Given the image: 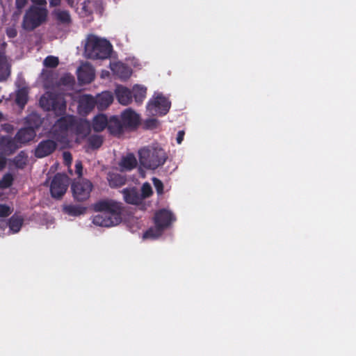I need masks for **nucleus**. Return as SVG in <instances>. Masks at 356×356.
Returning <instances> with one entry per match:
<instances>
[{
	"label": "nucleus",
	"instance_id": "nucleus-2",
	"mask_svg": "<svg viewBox=\"0 0 356 356\" xmlns=\"http://www.w3.org/2000/svg\"><path fill=\"white\" fill-rule=\"evenodd\" d=\"M112 51L113 47L108 40L93 35L88 37L84 47L86 57L93 60L108 58Z\"/></svg>",
	"mask_w": 356,
	"mask_h": 356
},
{
	"label": "nucleus",
	"instance_id": "nucleus-36",
	"mask_svg": "<svg viewBox=\"0 0 356 356\" xmlns=\"http://www.w3.org/2000/svg\"><path fill=\"white\" fill-rule=\"evenodd\" d=\"M152 193L153 191L151 185L148 182L144 183L141 187V194H140V197L143 198V200L149 197Z\"/></svg>",
	"mask_w": 356,
	"mask_h": 356
},
{
	"label": "nucleus",
	"instance_id": "nucleus-21",
	"mask_svg": "<svg viewBox=\"0 0 356 356\" xmlns=\"http://www.w3.org/2000/svg\"><path fill=\"white\" fill-rule=\"evenodd\" d=\"M107 129L110 134L116 136L122 134L124 127L121 120L118 117L113 115L108 119Z\"/></svg>",
	"mask_w": 356,
	"mask_h": 356
},
{
	"label": "nucleus",
	"instance_id": "nucleus-24",
	"mask_svg": "<svg viewBox=\"0 0 356 356\" xmlns=\"http://www.w3.org/2000/svg\"><path fill=\"white\" fill-rule=\"evenodd\" d=\"M137 165V160L133 154H128L124 156L120 163V166L124 170H131Z\"/></svg>",
	"mask_w": 356,
	"mask_h": 356
},
{
	"label": "nucleus",
	"instance_id": "nucleus-44",
	"mask_svg": "<svg viewBox=\"0 0 356 356\" xmlns=\"http://www.w3.org/2000/svg\"><path fill=\"white\" fill-rule=\"evenodd\" d=\"M6 34L9 38H13L16 37V35L17 34V31L14 26H11V27H8L6 29Z\"/></svg>",
	"mask_w": 356,
	"mask_h": 356
},
{
	"label": "nucleus",
	"instance_id": "nucleus-8",
	"mask_svg": "<svg viewBox=\"0 0 356 356\" xmlns=\"http://www.w3.org/2000/svg\"><path fill=\"white\" fill-rule=\"evenodd\" d=\"M75 119L73 116L66 115L57 120L52 127V133L56 138H63L67 136L70 129H73Z\"/></svg>",
	"mask_w": 356,
	"mask_h": 356
},
{
	"label": "nucleus",
	"instance_id": "nucleus-10",
	"mask_svg": "<svg viewBox=\"0 0 356 356\" xmlns=\"http://www.w3.org/2000/svg\"><path fill=\"white\" fill-rule=\"evenodd\" d=\"M47 14L46 6H32L26 11L23 22H45Z\"/></svg>",
	"mask_w": 356,
	"mask_h": 356
},
{
	"label": "nucleus",
	"instance_id": "nucleus-13",
	"mask_svg": "<svg viewBox=\"0 0 356 356\" xmlns=\"http://www.w3.org/2000/svg\"><path fill=\"white\" fill-rule=\"evenodd\" d=\"M121 121L124 129L136 128L140 123V117L132 109L127 108L121 114Z\"/></svg>",
	"mask_w": 356,
	"mask_h": 356
},
{
	"label": "nucleus",
	"instance_id": "nucleus-52",
	"mask_svg": "<svg viewBox=\"0 0 356 356\" xmlns=\"http://www.w3.org/2000/svg\"><path fill=\"white\" fill-rule=\"evenodd\" d=\"M2 117V114L0 113V118Z\"/></svg>",
	"mask_w": 356,
	"mask_h": 356
},
{
	"label": "nucleus",
	"instance_id": "nucleus-39",
	"mask_svg": "<svg viewBox=\"0 0 356 356\" xmlns=\"http://www.w3.org/2000/svg\"><path fill=\"white\" fill-rule=\"evenodd\" d=\"M152 182L158 195H162L163 193V182L156 177L152 178Z\"/></svg>",
	"mask_w": 356,
	"mask_h": 356
},
{
	"label": "nucleus",
	"instance_id": "nucleus-27",
	"mask_svg": "<svg viewBox=\"0 0 356 356\" xmlns=\"http://www.w3.org/2000/svg\"><path fill=\"white\" fill-rule=\"evenodd\" d=\"M86 210V207L74 204L64 205L63 207V211L71 216H78L83 214Z\"/></svg>",
	"mask_w": 356,
	"mask_h": 356
},
{
	"label": "nucleus",
	"instance_id": "nucleus-9",
	"mask_svg": "<svg viewBox=\"0 0 356 356\" xmlns=\"http://www.w3.org/2000/svg\"><path fill=\"white\" fill-rule=\"evenodd\" d=\"M169 99L162 95H159L154 100L147 104V109L152 115H165L170 108Z\"/></svg>",
	"mask_w": 356,
	"mask_h": 356
},
{
	"label": "nucleus",
	"instance_id": "nucleus-14",
	"mask_svg": "<svg viewBox=\"0 0 356 356\" xmlns=\"http://www.w3.org/2000/svg\"><path fill=\"white\" fill-rule=\"evenodd\" d=\"M124 201L130 204L138 205L142 203L143 198L140 197L138 189L135 187L124 188L122 191Z\"/></svg>",
	"mask_w": 356,
	"mask_h": 356
},
{
	"label": "nucleus",
	"instance_id": "nucleus-26",
	"mask_svg": "<svg viewBox=\"0 0 356 356\" xmlns=\"http://www.w3.org/2000/svg\"><path fill=\"white\" fill-rule=\"evenodd\" d=\"M23 222L24 218L22 216L14 214L8 220V224L13 233H17L21 229Z\"/></svg>",
	"mask_w": 356,
	"mask_h": 356
},
{
	"label": "nucleus",
	"instance_id": "nucleus-40",
	"mask_svg": "<svg viewBox=\"0 0 356 356\" xmlns=\"http://www.w3.org/2000/svg\"><path fill=\"white\" fill-rule=\"evenodd\" d=\"M12 213L10 207L6 205L0 204V217L6 218L10 216Z\"/></svg>",
	"mask_w": 356,
	"mask_h": 356
},
{
	"label": "nucleus",
	"instance_id": "nucleus-3",
	"mask_svg": "<svg viewBox=\"0 0 356 356\" xmlns=\"http://www.w3.org/2000/svg\"><path fill=\"white\" fill-rule=\"evenodd\" d=\"M139 161L147 169L155 170L163 165L168 158L163 149L148 146L138 151Z\"/></svg>",
	"mask_w": 356,
	"mask_h": 356
},
{
	"label": "nucleus",
	"instance_id": "nucleus-7",
	"mask_svg": "<svg viewBox=\"0 0 356 356\" xmlns=\"http://www.w3.org/2000/svg\"><path fill=\"white\" fill-rule=\"evenodd\" d=\"M69 178L64 174L57 173L54 175L50 186V192L53 197L61 198L67 191Z\"/></svg>",
	"mask_w": 356,
	"mask_h": 356
},
{
	"label": "nucleus",
	"instance_id": "nucleus-19",
	"mask_svg": "<svg viewBox=\"0 0 356 356\" xmlns=\"http://www.w3.org/2000/svg\"><path fill=\"white\" fill-rule=\"evenodd\" d=\"M115 93L118 101L122 105H128L132 101L131 91L124 86H118Z\"/></svg>",
	"mask_w": 356,
	"mask_h": 356
},
{
	"label": "nucleus",
	"instance_id": "nucleus-51",
	"mask_svg": "<svg viewBox=\"0 0 356 356\" xmlns=\"http://www.w3.org/2000/svg\"><path fill=\"white\" fill-rule=\"evenodd\" d=\"M8 128L7 129V131H8L10 129H12L13 127H11L10 124H7L6 125Z\"/></svg>",
	"mask_w": 356,
	"mask_h": 356
},
{
	"label": "nucleus",
	"instance_id": "nucleus-47",
	"mask_svg": "<svg viewBox=\"0 0 356 356\" xmlns=\"http://www.w3.org/2000/svg\"><path fill=\"white\" fill-rule=\"evenodd\" d=\"M184 131H179L178 133H177V143L178 144H181V142L183 141L184 140Z\"/></svg>",
	"mask_w": 356,
	"mask_h": 356
},
{
	"label": "nucleus",
	"instance_id": "nucleus-22",
	"mask_svg": "<svg viewBox=\"0 0 356 356\" xmlns=\"http://www.w3.org/2000/svg\"><path fill=\"white\" fill-rule=\"evenodd\" d=\"M107 179L109 186L111 188L120 187L126 183V178L124 176L118 173L109 172L108 174Z\"/></svg>",
	"mask_w": 356,
	"mask_h": 356
},
{
	"label": "nucleus",
	"instance_id": "nucleus-38",
	"mask_svg": "<svg viewBox=\"0 0 356 356\" xmlns=\"http://www.w3.org/2000/svg\"><path fill=\"white\" fill-rule=\"evenodd\" d=\"M56 17L60 22H70V15L68 11L63 10V11H57L56 13Z\"/></svg>",
	"mask_w": 356,
	"mask_h": 356
},
{
	"label": "nucleus",
	"instance_id": "nucleus-25",
	"mask_svg": "<svg viewBox=\"0 0 356 356\" xmlns=\"http://www.w3.org/2000/svg\"><path fill=\"white\" fill-rule=\"evenodd\" d=\"M29 99V91L26 88H22L16 92L15 102L16 104L23 109Z\"/></svg>",
	"mask_w": 356,
	"mask_h": 356
},
{
	"label": "nucleus",
	"instance_id": "nucleus-16",
	"mask_svg": "<svg viewBox=\"0 0 356 356\" xmlns=\"http://www.w3.org/2000/svg\"><path fill=\"white\" fill-rule=\"evenodd\" d=\"M36 133L33 127H24L20 129L15 136V139L17 140L18 144H26L35 137Z\"/></svg>",
	"mask_w": 356,
	"mask_h": 356
},
{
	"label": "nucleus",
	"instance_id": "nucleus-32",
	"mask_svg": "<svg viewBox=\"0 0 356 356\" xmlns=\"http://www.w3.org/2000/svg\"><path fill=\"white\" fill-rule=\"evenodd\" d=\"M147 89L143 86H136L133 88V95L135 101L140 104L146 96Z\"/></svg>",
	"mask_w": 356,
	"mask_h": 356
},
{
	"label": "nucleus",
	"instance_id": "nucleus-11",
	"mask_svg": "<svg viewBox=\"0 0 356 356\" xmlns=\"http://www.w3.org/2000/svg\"><path fill=\"white\" fill-rule=\"evenodd\" d=\"M58 147L56 141L51 139L41 140L35 149L34 155L36 158L42 159L53 154Z\"/></svg>",
	"mask_w": 356,
	"mask_h": 356
},
{
	"label": "nucleus",
	"instance_id": "nucleus-12",
	"mask_svg": "<svg viewBox=\"0 0 356 356\" xmlns=\"http://www.w3.org/2000/svg\"><path fill=\"white\" fill-rule=\"evenodd\" d=\"M21 147L17 140L8 136L0 137V154L9 156Z\"/></svg>",
	"mask_w": 356,
	"mask_h": 356
},
{
	"label": "nucleus",
	"instance_id": "nucleus-37",
	"mask_svg": "<svg viewBox=\"0 0 356 356\" xmlns=\"http://www.w3.org/2000/svg\"><path fill=\"white\" fill-rule=\"evenodd\" d=\"M59 63L58 58L54 56H48L44 60V65L47 67H56Z\"/></svg>",
	"mask_w": 356,
	"mask_h": 356
},
{
	"label": "nucleus",
	"instance_id": "nucleus-15",
	"mask_svg": "<svg viewBox=\"0 0 356 356\" xmlns=\"http://www.w3.org/2000/svg\"><path fill=\"white\" fill-rule=\"evenodd\" d=\"M97 106L95 98L90 95H83L80 97L79 100V109L80 112L85 114L89 113Z\"/></svg>",
	"mask_w": 356,
	"mask_h": 356
},
{
	"label": "nucleus",
	"instance_id": "nucleus-20",
	"mask_svg": "<svg viewBox=\"0 0 356 356\" xmlns=\"http://www.w3.org/2000/svg\"><path fill=\"white\" fill-rule=\"evenodd\" d=\"M11 65L4 52H0V82L6 81L10 75Z\"/></svg>",
	"mask_w": 356,
	"mask_h": 356
},
{
	"label": "nucleus",
	"instance_id": "nucleus-48",
	"mask_svg": "<svg viewBox=\"0 0 356 356\" xmlns=\"http://www.w3.org/2000/svg\"><path fill=\"white\" fill-rule=\"evenodd\" d=\"M6 165V157L1 154H0V170H3Z\"/></svg>",
	"mask_w": 356,
	"mask_h": 356
},
{
	"label": "nucleus",
	"instance_id": "nucleus-42",
	"mask_svg": "<svg viewBox=\"0 0 356 356\" xmlns=\"http://www.w3.org/2000/svg\"><path fill=\"white\" fill-rule=\"evenodd\" d=\"M63 158L64 160V163L66 165H70L72 161V156L70 152H64L63 153Z\"/></svg>",
	"mask_w": 356,
	"mask_h": 356
},
{
	"label": "nucleus",
	"instance_id": "nucleus-53",
	"mask_svg": "<svg viewBox=\"0 0 356 356\" xmlns=\"http://www.w3.org/2000/svg\"><path fill=\"white\" fill-rule=\"evenodd\" d=\"M1 102V100L0 99V103Z\"/></svg>",
	"mask_w": 356,
	"mask_h": 356
},
{
	"label": "nucleus",
	"instance_id": "nucleus-33",
	"mask_svg": "<svg viewBox=\"0 0 356 356\" xmlns=\"http://www.w3.org/2000/svg\"><path fill=\"white\" fill-rule=\"evenodd\" d=\"M27 155L21 151L14 159L13 162L16 168L23 169L27 164Z\"/></svg>",
	"mask_w": 356,
	"mask_h": 356
},
{
	"label": "nucleus",
	"instance_id": "nucleus-41",
	"mask_svg": "<svg viewBox=\"0 0 356 356\" xmlns=\"http://www.w3.org/2000/svg\"><path fill=\"white\" fill-rule=\"evenodd\" d=\"M60 82L63 85H72L74 83V78L72 76H65L60 79Z\"/></svg>",
	"mask_w": 356,
	"mask_h": 356
},
{
	"label": "nucleus",
	"instance_id": "nucleus-18",
	"mask_svg": "<svg viewBox=\"0 0 356 356\" xmlns=\"http://www.w3.org/2000/svg\"><path fill=\"white\" fill-rule=\"evenodd\" d=\"M97 108L99 111L106 109L113 102V95L111 92L104 91L95 97Z\"/></svg>",
	"mask_w": 356,
	"mask_h": 356
},
{
	"label": "nucleus",
	"instance_id": "nucleus-5",
	"mask_svg": "<svg viewBox=\"0 0 356 356\" xmlns=\"http://www.w3.org/2000/svg\"><path fill=\"white\" fill-rule=\"evenodd\" d=\"M39 104L43 110L54 111L57 115H63L66 110V102L64 99L50 92H47L40 97Z\"/></svg>",
	"mask_w": 356,
	"mask_h": 356
},
{
	"label": "nucleus",
	"instance_id": "nucleus-1",
	"mask_svg": "<svg viewBox=\"0 0 356 356\" xmlns=\"http://www.w3.org/2000/svg\"><path fill=\"white\" fill-rule=\"evenodd\" d=\"M95 211L102 212L95 216L92 222L100 227H111L118 225L121 220L122 207L120 204L110 200H100L94 204Z\"/></svg>",
	"mask_w": 356,
	"mask_h": 356
},
{
	"label": "nucleus",
	"instance_id": "nucleus-34",
	"mask_svg": "<svg viewBox=\"0 0 356 356\" xmlns=\"http://www.w3.org/2000/svg\"><path fill=\"white\" fill-rule=\"evenodd\" d=\"M31 1L38 6H46V0H31ZM28 3V0H15V6L18 10L22 9Z\"/></svg>",
	"mask_w": 356,
	"mask_h": 356
},
{
	"label": "nucleus",
	"instance_id": "nucleus-35",
	"mask_svg": "<svg viewBox=\"0 0 356 356\" xmlns=\"http://www.w3.org/2000/svg\"><path fill=\"white\" fill-rule=\"evenodd\" d=\"M13 181L14 178L11 174L7 173L4 175L0 181V188H8L10 187L13 185Z\"/></svg>",
	"mask_w": 356,
	"mask_h": 356
},
{
	"label": "nucleus",
	"instance_id": "nucleus-6",
	"mask_svg": "<svg viewBox=\"0 0 356 356\" xmlns=\"http://www.w3.org/2000/svg\"><path fill=\"white\" fill-rule=\"evenodd\" d=\"M93 185L86 179L79 178L72 183L71 190L74 199L77 202H83L90 197Z\"/></svg>",
	"mask_w": 356,
	"mask_h": 356
},
{
	"label": "nucleus",
	"instance_id": "nucleus-46",
	"mask_svg": "<svg viewBox=\"0 0 356 356\" xmlns=\"http://www.w3.org/2000/svg\"><path fill=\"white\" fill-rule=\"evenodd\" d=\"M76 173L81 177L82 175L83 166L81 161H78L75 164Z\"/></svg>",
	"mask_w": 356,
	"mask_h": 356
},
{
	"label": "nucleus",
	"instance_id": "nucleus-4",
	"mask_svg": "<svg viewBox=\"0 0 356 356\" xmlns=\"http://www.w3.org/2000/svg\"><path fill=\"white\" fill-rule=\"evenodd\" d=\"M175 220L172 212L166 209H161L156 212L154 218L155 227H150L143 234L145 238H156L160 236L163 231L170 226Z\"/></svg>",
	"mask_w": 356,
	"mask_h": 356
},
{
	"label": "nucleus",
	"instance_id": "nucleus-50",
	"mask_svg": "<svg viewBox=\"0 0 356 356\" xmlns=\"http://www.w3.org/2000/svg\"><path fill=\"white\" fill-rule=\"evenodd\" d=\"M7 46V44L5 42H3L0 44V52H2L1 50H4Z\"/></svg>",
	"mask_w": 356,
	"mask_h": 356
},
{
	"label": "nucleus",
	"instance_id": "nucleus-31",
	"mask_svg": "<svg viewBox=\"0 0 356 356\" xmlns=\"http://www.w3.org/2000/svg\"><path fill=\"white\" fill-rule=\"evenodd\" d=\"M25 120L28 127H33L34 130L39 128L42 123L40 116L35 113L29 114Z\"/></svg>",
	"mask_w": 356,
	"mask_h": 356
},
{
	"label": "nucleus",
	"instance_id": "nucleus-29",
	"mask_svg": "<svg viewBox=\"0 0 356 356\" xmlns=\"http://www.w3.org/2000/svg\"><path fill=\"white\" fill-rule=\"evenodd\" d=\"M112 70L122 79H127L131 74L129 68L124 64H115Z\"/></svg>",
	"mask_w": 356,
	"mask_h": 356
},
{
	"label": "nucleus",
	"instance_id": "nucleus-43",
	"mask_svg": "<svg viewBox=\"0 0 356 356\" xmlns=\"http://www.w3.org/2000/svg\"><path fill=\"white\" fill-rule=\"evenodd\" d=\"M157 124H158V121H157V120H156L154 118L149 119V120H146V122H145V125L149 129L156 128L157 126Z\"/></svg>",
	"mask_w": 356,
	"mask_h": 356
},
{
	"label": "nucleus",
	"instance_id": "nucleus-23",
	"mask_svg": "<svg viewBox=\"0 0 356 356\" xmlns=\"http://www.w3.org/2000/svg\"><path fill=\"white\" fill-rule=\"evenodd\" d=\"M108 118L105 114H99L95 116L92 122V128L97 132L102 131L107 128Z\"/></svg>",
	"mask_w": 356,
	"mask_h": 356
},
{
	"label": "nucleus",
	"instance_id": "nucleus-28",
	"mask_svg": "<svg viewBox=\"0 0 356 356\" xmlns=\"http://www.w3.org/2000/svg\"><path fill=\"white\" fill-rule=\"evenodd\" d=\"M73 129H75L76 134L81 138H86L90 133V127L85 122H76L75 121Z\"/></svg>",
	"mask_w": 356,
	"mask_h": 356
},
{
	"label": "nucleus",
	"instance_id": "nucleus-30",
	"mask_svg": "<svg viewBox=\"0 0 356 356\" xmlns=\"http://www.w3.org/2000/svg\"><path fill=\"white\" fill-rule=\"evenodd\" d=\"M103 142V138L99 135L90 136L87 139L88 147L92 149H99L102 145Z\"/></svg>",
	"mask_w": 356,
	"mask_h": 356
},
{
	"label": "nucleus",
	"instance_id": "nucleus-49",
	"mask_svg": "<svg viewBox=\"0 0 356 356\" xmlns=\"http://www.w3.org/2000/svg\"><path fill=\"white\" fill-rule=\"evenodd\" d=\"M60 0H49V3L52 6H56L59 3Z\"/></svg>",
	"mask_w": 356,
	"mask_h": 356
},
{
	"label": "nucleus",
	"instance_id": "nucleus-17",
	"mask_svg": "<svg viewBox=\"0 0 356 356\" xmlns=\"http://www.w3.org/2000/svg\"><path fill=\"white\" fill-rule=\"evenodd\" d=\"M77 77L82 83H90L95 79L93 68L88 65L81 66L77 70Z\"/></svg>",
	"mask_w": 356,
	"mask_h": 356
},
{
	"label": "nucleus",
	"instance_id": "nucleus-45",
	"mask_svg": "<svg viewBox=\"0 0 356 356\" xmlns=\"http://www.w3.org/2000/svg\"><path fill=\"white\" fill-rule=\"evenodd\" d=\"M41 24H22L23 28L24 29H29V30H34L37 27H38Z\"/></svg>",
	"mask_w": 356,
	"mask_h": 356
}]
</instances>
